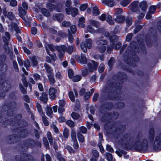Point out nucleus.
<instances>
[{"instance_id": "nucleus-55", "label": "nucleus", "mask_w": 161, "mask_h": 161, "mask_svg": "<svg viewBox=\"0 0 161 161\" xmlns=\"http://www.w3.org/2000/svg\"><path fill=\"white\" fill-rule=\"evenodd\" d=\"M107 159L109 161H112L113 159L112 154L110 153H107L106 154Z\"/></svg>"}, {"instance_id": "nucleus-41", "label": "nucleus", "mask_w": 161, "mask_h": 161, "mask_svg": "<svg viewBox=\"0 0 161 161\" xmlns=\"http://www.w3.org/2000/svg\"><path fill=\"white\" fill-rule=\"evenodd\" d=\"M53 111L52 108L49 107H47V110H46V113L47 114L48 116H50L53 114Z\"/></svg>"}, {"instance_id": "nucleus-37", "label": "nucleus", "mask_w": 161, "mask_h": 161, "mask_svg": "<svg viewBox=\"0 0 161 161\" xmlns=\"http://www.w3.org/2000/svg\"><path fill=\"white\" fill-rule=\"evenodd\" d=\"M86 45L87 48H90L92 46V40L90 39H88L86 40Z\"/></svg>"}, {"instance_id": "nucleus-45", "label": "nucleus", "mask_w": 161, "mask_h": 161, "mask_svg": "<svg viewBox=\"0 0 161 161\" xmlns=\"http://www.w3.org/2000/svg\"><path fill=\"white\" fill-rule=\"evenodd\" d=\"M63 9V6L61 4H58L55 7V10L57 12H60Z\"/></svg>"}, {"instance_id": "nucleus-60", "label": "nucleus", "mask_w": 161, "mask_h": 161, "mask_svg": "<svg viewBox=\"0 0 161 161\" xmlns=\"http://www.w3.org/2000/svg\"><path fill=\"white\" fill-rule=\"evenodd\" d=\"M57 158L59 161H66L64 158L62 157L61 154L59 153L57 154Z\"/></svg>"}, {"instance_id": "nucleus-4", "label": "nucleus", "mask_w": 161, "mask_h": 161, "mask_svg": "<svg viewBox=\"0 0 161 161\" xmlns=\"http://www.w3.org/2000/svg\"><path fill=\"white\" fill-rule=\"evenodd\" d=\"M103 37H100L97 39L96 43L97 45V48L100 52L103 53L106 49L105 45L107 44V42L105 40L103 39Z\"/></svg>"}, {"instance_id": "nucleus-19", "label": "nucleus", "mask_w": 161, "mask_h": 161, "mask_svg": "<svg viewBox=\"0 0 161 161\" xmlns=\"http://www.w3.org/2000/svg\"><path fill=\"white\" fill-rule=\"evenodd\" d=\"M53 75V74H48L47 75L50 83L51 85H53L55 83V80Z\"/></svg>"}, {"instance_id": "nucleus-57", "label": "nucleus", "mask_w": 161, "mask_h": 161, "mask_svg": "<svg viewBox=\"0 0 161 161\" xmlns=\"http://www.w3.org/2000/svg\"><path fill=\"white\" fill-rule=\"evenodd\" d=\"M43 142L46 148H48L49 147V144L46 138H43Z\"/></svg>"}, {"instance_id": "nucleus-62", "label": "nucleus", "mask_w": 161, "mask_h": 161, "mask_svg": "<svg viewBox=\"0 0 161 161\" xmlns=\"http://www.w3.org/2000/svg\"><path fill=\"white\" fill-rule=\"evenodd\" d=\"M51 127L53 130L55 132L57 133L59 132V130L55 125L54 124L52 125Z\"/></svg>"}, {"instance_id": "nucleus-39", "label": "nucleus", "mask_w": 161, "mask_h": 161, "mask_svg": "<svg viewBox=\"0 0 161 161\" xmlns=\"http://www.w3.org/2000/svg\"><path fill=\"white\" fill-rule=\"evenodd\" d=\"M116 153L119 157H121L122 155H125L126 152L123 150H119L116 151Z\"/></svg>"}, {"instance_id": "nucleus-26", "label": "nucleus", "mask_w": 161, "mask_h": 161, "mask_svg": "<svg viewBox=\"0 0 161 161\" xmlns=\"http://www.w3.org/2000/svg\"><path fill=\"white\" fill-rule=\"evenodd\" d=\"M89 23L90 25L96 27H98L100 25L99 22L94 20H90Z\"/></svg>"}, {"instance_id": "nucleus-49", "label": "nucleus", "mask_w": 161, "mask_h": 161, "mask_svg": "<svg viewBox=\"0 0 161 161\" xmlns=\"http://www.w3.org/2000/svg\"><path fill=\"white\" fill-rule=\"evenodd\" d=\"M70 23L68 21H64L62 23V26L64 27H68L70 26Z\"/></svg>"}, {"instance_id": "nucleus-40", "label": "nucleus", "mask_w": 161, "mask_h": 161, "mask_svg": "<svg viewBox=\"0 0 161 161\" xmlns=\"http://www.w3.org/2000/svg\"><path fill=\"white\" fill-rule=\"evenodd\" d=\"M72 11L71 15L73 17H75L78 13V10L76 8H72Z\"/></svg>"}, {"instance_id": "nucleus-61", "label": "nucleus", "mask_w": 161, "mask_h": 161, "mask_svg": "<svg viewBox=\"0 0 161 161\" xmlns=\"http://www.w3.org/2000/svg\"><path fill=\"white\" fill-rule=\"evenodd\" d=\"M87 6L88 5L86 4H83L80 6V9L81 11H84L87 8Z\"/></svg>"}, {"instance_id": "nucleus-27", "label": "nucleus", "mask_w": 161, "mask_h": 161, "mask_svg": "<svg viewBox=\"0 0 161 161\" xmlns=\"http://www.w3.org/2000/svg\"><path fill=\"white\" fill-rule=\"evenodd\" d=\"M74 47V45L68 46L67 47H66V50L69 54H71L73 51Z\"/></svg>"}, {"instance_id": "nucleus-38", "label": "nucleus", "mask_w": 161, "mask_h": 161, "mask_svg": "<svg viewBox=\"0 0 161 161\" xmlns=\"http://www.w3.org/2000/svg\"><path fill=\"white\" fill-rule=\"evenodd\" d=\"M71 136L72 141L76 140V133L75 130H71Z\"/></svg>"}, {"instance_id": "nucleus-18", "label": "nucleus", "mask_w": 161, "mask_h": 161, "mask_svg": "<svg viewBox=\"0 0 161 161\" xmlns=\"http://www.w3.org/2000/svg\"><path fill=\"white\" fill-rule=\"evenodd\" d=\"M85 22V18L83 17H82L79 19V26L80 27L84 28L85 26L84 23Z\"/></svg>"}, {"instance_id": "nucleus-13", "label": "nucleus", "mask_w": 161, "mask_h": 161, "mask_svg": "<svg viewBox=\"0 0 161 161\" xmlns=\"http://www.w3.org/2000/svg\"><path fill=\"white\" fill-rule=\"evenodd\" d=\"M44 67L45 68L46 72L49 74H53V69L46 63L44 64Z\"/></svg>"}, {"instance_id": "nucleus-47", "label": "nucleus", "mask_w": 161, "mask_h": 161, "mask_svg": "<svg viewBox=\"0 0 161 161\" xmlns=\"http://www.w3.org/2000/svg\"><path fill=\"white\" fill-rule=\"evenodd\" d=\"M81 78V76L80 75H76L74 76L73 79V81L76 82L80 81Z\"/></svg>"}, {"instance_id": "nucleus-23", "label": "nucleus", "mask_w": 161, "mask_h": 161, "mask_svg": "<svg viewBox=\"0 0 161 161\" xmlns=\"http://www.w3.org/2000/svg\"><path fill=\"white\" fill-rule=\"evenodd\" d=\"M47 135L50 144L51 145H53V141L51 133L50 132H48L47 133Z\"/></svg>"}, {"instance_id": "nucleus-53", "label": "nucleus", "mask_w": 161, "mask_h": 161, "mask_svg": "<svg viewBox=\"0 0 161 161\" xmlns=\"http://www.w3.org/2000/svg\"><path fill=\"white\" fill-rule=\"evenodd\" d=\"M66 123L68 126L71 127H73L75 125L74 123L71 120H68L66 122Z\"/></svg>"}, {"instance_id": "nucleus-15", "label": "nucleus", "mask_w": 161, "mask_h": 161, "mask_svg": "<svg viewBox=\"0 0 161 161\" xmlns=\"http://www.w3.org/2000/svg\"><path fill=\"white\" fill-rule=\"evenodd\" d=\"M46 48L47 53L48 55H50L49 49L52 51H54L55 49H56V47H55L53 45L50 44L47 45L46 46Z\"/></svg>"}, {"instance_id": "nucleus-5", "label": "nucleus", "mask_w": 161, "mask_h": 161, "mask_svg": "<svg viewBox=\"0 0 161 161\" xmlns=\"http://www.w3.org/2000/svg\"><path fill=\"white\" fill-rule=\"evenodd\" d=\"M66 48V46L64 45L56 47V49L58 52L59 58L60 59H61L63 58Z\"/></svg>"}, {"instance_id": "nucleus-8", "label": "nucleus", "mask_w": 161, "mask_h": 161, "mask_svg": "<svg viewBox=\"0 0 161 161\" xmlns=\"http://www.w3.org/2000/svg\"><path fill=\"white\" fill-rule=\"evenodd\" d=\"M56 91V90L53 88L52 87L50 88L49 91V94L51 99H54L55 98Z\"/></svg>"}, {"instance_id": "nucleus-3", "label": "nucleus", "mask_w": 161, "mask_h": 161, "mask_svg": "<svg viewBox=\"0 0 161 161\" xmlns=\"http://www.w3.org/2000/svg\"><path fill=\"white\" fill-rule=\"evenodd\" d=\"M87 65L88 70L85 69L82 70V75L84 76H86L89 73L92 72L94 70H96L98 65V64L94 61H91L90 62L88 63Z\"/></svg>"}, {"instance_id": "nucleus-44", "label": "nucleus", "mask_w": 161, "mask_h": 161, "mask_svg": "<svg viewBox=\"0 0 161 161\" xmlns=\"http://www.w3.org/2000/svg\"><path fill=\"white\" fill-rule=\"evenodd\" d=\"M107 21L110 25H113L114 23V21L112 19V17L109 15H108Z\"/></svg>"}, {"instance_id": "nucleus-35", "label": "nucleus", "mask_w": 161, "mask_h": 161, "mask_svg": "<svg viewBox=\"0 0 161 161\" xmlns=\"http://www.w3.org/2000/svg\"><path fill=\"white\" fill-rule=\"evenodd\" d=\"M138 2L137 1H135L132 2L131 5V6L132 9L133 11H135L137 8L138 5Z\"/></svg>"}, {"instance_id": "nucleus-51", "label": "nucleus", "mask_w": 161, "mask_h": 161, "mask_svg": "<svg viewBox=\"0 0 161 161\" xmlns=\"http://www.w3.org/2000/svg\"><path fill=\"white\" fill-rule=\"evenodd\" d=\"M80 132V133L81 132L83 134H85L86 133L87 130V129L84 126H81L79 128Z\"/></svg>"}, {"instance_id": "nucleus-17", "label": "nucleus", "mask_w": 161, "mask_h": 161, "mask_svg": "<svg viewBox=\"0 0 161 161\" xmlns=\"http://www.w3.org/2000/svg\"><path fill=\"white\" fill-rule=\"evenodd\" d=\"M147 4L145 1H143L140 3V7L143 11H145L147 8Z\"/></svg>"}, {"instance_id": "nucleus-59", "label": "nucleus", "mask_w": 161, "mask_h": 161, "mask_svg": "<svg viewBox=\"0 0 161 161\" xmlns=\"http://www.w3.org/2000/svg\"><path fill=\"white\" fill-rule=\"evenodd\" d=\"M68 76L70 78H73L74 75V73L73 71L71 69H69L68 70Z\"/></svg>"}, {"instance_id": "nucleus-48", "label": "nucleus", "mask_w": 161, "mask_h": 161, "mask_svg": "<svg viewBox=\"0 0 161 161\" xmlns=\"http://www.w3.org/2000/svg\"><path fill=\"white\" fill-rule=\"evenodd\" d=\"M92 156L96 158H98L99 157V154L98 152L96 150H93L92 151Z\"/></svg>"}, {"instance_id": "nucleus-9", "label": "nucleus", "mask_w": 161, "mask_h": 161, "mask_svg": "<svg viewBox=\"0 0 161 161\" xmlns=\"http://www.w3.org/2000/svg\"><path fill=\"white\" fill-rule=\"evenodd\" d=\"M64 16L62 14H54L53 16V18L54 20H56L59 22L63 19Z\"/></svg>"}, {"instance_id": "nucleus-52", "label": "nucleus", "mask_w": 161, "mask_h": 161, "mask_svg": "<svg viewBox=\"0 0 161 161\" xmlns=\"http://www.w3.org/2000/svg\"><path fill=\"white\" fill-rule=\"evenodd\" d=\"M142 26L138 25L137 26L135 29L134 32L135 34L137 33L140 30L142 29Z\"/></svg>"}, {"instance_id": "nucleus-32", "label": "nucleus", "mask_w": 161, "mask_h": 161, "mask_svg": "<svg viewBox=\"0 0 161 161\" xmlns=\"http://www.w3.org/2000/svg\"><path fill=\"white\" fill-rule=\"evenodd\" d=\"M42 121L43 122L44 124L46 126H47L49 125V122L47 120V117L46 116V115L44 114H42L41 116Z\"/></svg>"}, {"instance_id": "nucleus-50", "label": "nucleus", "mask_w": 161, "mask_h": 161, "mask_svg": "<svg viewBox=\"0 0 161 161\" xmlns=\"http://www.w3.org/2000/svg\"><path fill=\"white\" fill-rule=\"evenodd\" d=\"M91 95V93L90 92H85L84 94V98L85 100L88 99Z\"/></svg>"}, {"instance_id": "nucleus-58", "label": "nucleus", "mask_w": 161, "mask_h": 161, "mask_svg": "<svg viewBox=\"0 0 161 161\" xmlns=\"http://www.w3.org/2000/svg\"><path fill=\"white\" fill-rule=\"evenodd\" d=\"M114 63V59L113 58H111L108 62V65L111 67L113 66V64Z\"/></svg>"}, {"instance_id": "nucleus-21", "label": "nucleus", "mask_w": 161, "mask_h": 161, "mask_svg": "<svg viewBox=\"0 0 161 161\" xmlns=\"http://www.w3.org/2000/svg\"><path fill=\"white\" fill-rule=\"evenodd\" d=\"M38 58L36 56H33L31 58L32 65L33 66H36L38 64Z\"/></svg>"}, {"instance_id": "nucleus-20", "label": "nucleus", "mask_w": 161, "mask_h": 161, "mask_svg": "<svg viewBox=\"0 0 161 161\" xmlns=\"http://www.w3.org/2000/svg\"><path fill=\"white\" fill-rule=\"evenodd\" d=\"M103 2L109 7H113L114 5V2L113 0H103Z\"/></svg>"}, {"instance_id": "nucleus-7", "label": "nucleus", "mask_w": 161, "mask_h": 161, "mask_svg": "<svg viewBox=\"0 0 161 161\" xmlns=\"http://www.w3.org/2000/svg\"><path fill=\"white\" fill-rule=\"evenodd\" d=\"M40 100L44 103H47L48 100L47 95L45 92H43L39 97Z\"/></svg>"}, {"instance_id": "nucleus-14", "label": "nucleus", "mask_w": 161, "mask_h": 161, "mask_svg": "<svg viewBox=\"0 0 161 161\" xmlns=\"http://www.w3.org/2000/svg\"><path fill=\"white\" fill-rule=\"evenodd\" d=\"M1 87H2L3 91H8L11 87V86L9 84L5 82L1 86Z\"/></svg>"}, {"instance_id": "nucleus-31", "label": "nucleus", "mask_w": 161, "mask_h": 161, "mask_svg": "<svg viewBox=\"0 0 161 161\" xmlns=\"http://www.w3.org/2000/svg\"><path fill=\"white\" fill-rule=\"evenodd\" d=\"M131 0H122L120 2V4L122 6L126 7L131 2Z\"/></svg>"}, {"instance_id": "nucleus-36", "label": "nucleus", "mask_w": 161, "mask_h": 161, "mask_svg": "<svg viewBox=\"0 0 161 161\" xmlns=\"http://www.w3.org/2000/svg\"><path fill=\"white\" fill-rule=\"evenodd\" d=\"M92 14L94 16H97L99 14V11L97 7H93L92 9Z\"/></svg>"}, {"instance_id": "nucleus-24", "label": "nucleus", "mask_w": 161, "mask_h": 161, "mask_svg": "<svg viewBox=\"0 0 161 161\" xmlns=\"http://www.w3.org/2000/svg\"><path fill=\"white\" fill-rule=\"evenodd\" d=\"M69 130L66 128H64L63 132L64 137L65 139H67L69 137Z\"/></svg>"}, {"instance_id": "nucleus-16", "label": "nucleus", "mask_w": 161, "mask_h": 161, "mask_svg": "<svg viewBox=\"0 0 161 161\" xmlns=\"http://www.w3.org/2000/svg\"><path fill=\"white\" fill-rule=\"evenodd\" d=\"M125 19V17L122 15H118L115 19V21L118 23H123Z\"/></svg>"}, {"instance_id": "nucleus-1", "label": "nucleus", "mask_w": 161, "mask_h": 161, "mask_svg": "<svg viewBox=\"0 0 161 161\" xmlns=\"http://www.w3.org/2000/svg\"><path fill=\"white\" fill-rule=\"evenodd\" d=\"M154 137V130L153 128H151L149 130L148 135L147 136L142 133H139L135 138L133 147L135 150L141 151L147 150L149 144L154 147H161V133L156 136L155 140Z\"/></svg>"}, {"instance_id": "nucleus-22", "label": "nucleus", "mask_w": 161, "mask_h": 161, "mask_svg": "<svg viewBox=\"0 0 161 161\" xmlns=\"http://www.w3.org/2000/svg\"><path fill=\"white\" fill-rule=\"evenodd\" d=\"M70 30H68V33L69 34H74L76 32V29L75 26L72 25L70 27Z\"/></svg>"}, {"instance_id": "nucleus-54", "label": "nucleus", "mask_w": 161, "mask_h": 161, "mask_svg": "<svg viewBox=\"0 0 161 161\" xmlns=\"http://www.w3.org/2000/svg\"><path fill=\"white\" fill-rule=\"evenodd\" d=\"M156 7L155 6H152L150 8L149 12L153 14L155 12Z\"/></svg>"}, {"instance_id": "nucleus-10", "label": "nucleus", "mask_w": 161, "mask_h": 161, "mask_svg": "<svg viewBox=\"0 0 161 161\" xmlns=\"http://www.w3.org/2000/svg\"><path fill=\"white\" fill-rule=\"evenodd\" d=\"M26 10L24 9L21 7H19L18 11L19 13V15L23 19H25V18L24 17L26 14Z\"/></svg>"}, {"instance_id": "nucleus-56", "label": "nucleus", "mask_w": 161, "mask_h": 161, "mask_svg": "<svg viewBox=\"0 0 161 161\" xmlns=\"http://www.w3.org/2000/svg\"><path fill=\"white\" fill-rule=\"evenodd\" d=\"M71 116L74 119H77L79 117V115L75 112H73L71 114Z\"/></svg>"}, {"instance_id": "nucleus-6", "label": "nucleus", "mask_w": 161, "mask_h": 161, "mask_svg": "<svg viewBox=\"0 0 161 161\" xmlns=\"http://www.w3.org/2000/svg\"><path fill=\"white\" fill-rule=\"evenodd\" d=\"M3 14L4 16H6L10 20H13L15 18V16L13 13L11 12H9L7 14L6 9H3Z\"/></svg>"}, {"instance_id": "nucleus-12", "label": "nucleus", "mask_w": 161, "mask_h": 161, "mask_svg": "<svg viewBox=\"0 0 161 161\" xmlns=\"http://www.w3.org/2000/svg\"><path fill=\"white\" fill-rule=\"evenodd\" d=\"M115 114L114 115V118H115L116 116H115ZM111 117H113L112 114L110 115L109 114L108 116V114L107 113L105 114L104 115H103L102 118V120L103 121H104L106 120H109Z\"/></svg>"}, {"instance_id": "nucleus-30", "label": "nucleus", "mask_w": 161, "mask_h": 161, "mask_svg": "<svg viewBox=\"0 0 161 161\" xmlns=\"http://www.w3.org/2000/svg\"><path fill=\"white\" fill-rule=\"evenodd\" d=\"M41 11L42 14L44 16L48 17L50 16V13L48 10L45 8H42Z\"/></svg>"}, {"instance_id": "nucleus-29", "label": "nucleus", "mask_w": 161, "mask_h": 161, "mask_svg": "<svg viewBox=\"0 0 161 161\" xmlns=\"http://www.w3.org/2000/svg\"><path fill=\"white\" fill-rule=\"evenodd\" d=\"M25 145L28 147H31L34 144V141L31 139H29L27 140L26 142Z\"/></svg>"}, {"instance_id": "nucleus-64", "label": "nucleus", "mask_w": 161, "mask_h": 161, "mask_svg": "<svg viewBox=\"0 0 161 161\" xmlns=\"http://www.w3.org/2000/svg\"><path fill=\"white\" fill-rule=\"evenodd\" d=\"M33 76L36 80H38L40 79V75L37 73H35L33 74Z\"/></svg>"}, {"instance_id": "nucleus-33", "label": "nucleus", "mask_w": 161, "mask_h": 161, "mask_svg": "<svg viewBox=\"0 0 161 161\" xmlns=\"http://www.w3.org/2000/svg\"><path fill=\"white\" fill-rule=\"evenodd\" d=\"M77 137L79 142H83L84 141V138L83 136L80 132H77Z\"/></svg>"}, {"instance_id": "nucleus-2", "label": "nucleus", "mask_w": 161, "mask_h": 161, "mask_svg": "<svg viewBox=\"0 0 161 161\" xmlns=\"http://www.w3.org/2000/svg\"><path fill=\"white\" fill-rule=\"evenodd\" d=\"M116 88L112 85H108L105 88L104 92L108 93V96L111 100L116 99L118 97V95L117 93V90H116Z\"/></svg>"}, {"instance_id": "nucleus-25", "label": "nucleus", "mask_w": 161, "mask_h": 161, "mask_svg": "<svg viewBox=\"0 0 161 161\" xmlns=\"http://www.w3.org/2000/svg\"><path fill=\"white\" fill-rule=\"evenodd\" d=\"M11 25L17 33H19L20 32L19 27L16 24L12 22L11 23Z\"/></svg>"}, {"instance_id": "nucleus-11", "label": "nucleus", "mask_w": 161, "mask_h": 161, "mask_svg": "<svg viewBox=\"0 0 161 161\" xmlns=\"http://www.w3.org/2000/svg\"><path fill=\"white\" fill-rule=\"evenodd\" d=\"M130 139L129 134H127L125 135L121 140V142L123 145H127Z\"/></svg>"}, {"instance_id": "nucleus-34", "label": "nucleus", "mask_w": 161, "mask_h": 161, "mask_svg": "<svg viewBox=\"0 0 161 161\" xmlns=\"http://www.w3.org/2000/svg\"><path fill=\"white\" fill-rule=\"evenodd\" d=\"M80 47L81 49L85 53H86L87 52V47L85 43L84 42H81L80 44Z\"/></svg>"}, {"instance_id": "nucleus-46", "label": "nucleus", "mask_w": 161, "mask_h": 161, "mask_svg": "<svg viewBox=\"0 0 161 161\" xmlns=\"http://www.w3.org/2000/svg\"><path fill=\"white\" fill-rule=\"evenodd\" d=\"M81 62L84 64H86L87 63V59L85 55L83 54H81L80 56Z\"/></svg>"}, {"instance_id": "nucleus-42", "label": "nucleus", "mask_w": 161, "mask_h": 161, "mask_svg": "<svg viewBox=\"0 0 161 161\" xmlns=\"http://www.w3.org/2000/svg\"><path fill=\"white\" fill-rule=\"evenodd\" d=\"M69 97L72 102H74L75 101V98L74 96V93L72 91H70L69 92Z\"/></svg>"}, {"instance_id": "nucleus-28", "label": "nucleus", "mask_w": 161, "mask_h": 161, "mask_svg": "<svg viewBox=\"0 0 161 161\" xmlns=\"http://www.w3.org/2000/svg\"><path fill=\"white\" fill-rule=\"evenodd\" d=\"M55 6L53 4L50 3H48L47 4V8L50 11H52L54 10H55Z\"/></svg>"}, {"instance_id": "nucleus-63", "label": "nucleus", "mask_w": 161, "mask_h": 161, "mask_svg": "<svg viewBox=\"0 0 161 161\" xmlns=\"http://www.w3.org/2000/svg\"><path fill=\"white\" fill-rule=\"evenodd\" d=\"M13 65L14 69L15 70V71L17 72H18L19 70V69L18 66L15 60H14L13 61Z\"/></svg>"}, {"instance_id": "nucleus-43", "label": "nucleus", "mask_w": 161, "mask_h": 161, "mask_svg": "<svg viewBox=\"0 0 161 161\" xmlns=\"http://www.w3.org/2000/svg\"><path fill=\"white\" fill-rule=\"evenodd\" d=\"M87 30L88 32L92 34L95 33L96 32V31L92 27L90 26L89 25L87 26Z\"/></svg>"}]
</instances>
